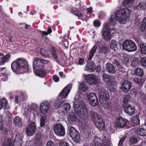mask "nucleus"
Instances as JSON below:
<instances>
[{"label": "nucleus", "mask_w": 146, "mask_h": 146, "mask_svg": "<svg viewBox=\"0 0 146 146\" xmlns=\"http://www.w3.org/2000/svg\"><path fill=\"white\" fill-rule=\"evenodd\" d=\"M75 98L76 100L73 103L74 111L80 118L86 119L88 116L87 107L83 101L80 100L81 97L79 95H77ZM82 126L84 129H88L89 127L86 120L82 121Z\"/></svg>", "instance_id": "nucleus-1"}, {"label": "nucleus", "mask_w": 146, "mask_h": 146, "mask_svg": "<svg viewBox=\"0 0 146 146\" xmlns=\"http://www.w3.org/2000/svg\"><path fill=\"white\" fill-rule=\"evenodd\" d=\"M11 67L15 72L20 74L25 73L28 70L29 65L27 60L19 59L12 62Z\"/></svg>", "instance_id": "nucleus-2"}, {"label": "nucleus", "mask_w": 146, "mask_h": 146, "mask_svg": "<svg viewBox=\"0 0 146 146\" xmlns=\"http://www.w3.org/2000/svg\"><path fill=\"white\" fill-rule=\"evenodd\" d=\"M123 49L128 52L134 51L137 50V46L133 41L129 39L125 40L122 44Z\"/></svg>", "instance_id": "nucleus-3"}, {"label": "nucleus", "mask_w": 146, "mask_h": 146, "mask_svg": "<svg viewBox=\"0 0 146 146\" xmlns=\"http://www.w3.org/2000/svg\"><path fill=\"white\" fill-rule=\"evenodd\" d=\"M72 87V85L71 84H68L61 91L57 98L61 104L66 101L65 98L70 92Z\"/></svg>", "instance_id": "nucleus-4"}, {"label": "nucleus", "mask_w": 146, "mask_h": 146, "mask_svg": "<svg viewBox=\"0 0 146 146\" xmlns=\"http://www.w3.org/2000/svg\"><path fill=\"white\" fill-rule=\"evenodd\" d=\"M49 62V60L42 59L36 58L33 62V68L36 70L42 69L43 68L44 64H46Z\"/></svg>", "instance_id": "nucleus-5"}, {"label": "nucleus", "mask_w": 146, "mask_h": 146, "mask_svg": "<svg viewBox=\"0 0 146 146\" xmlns=\"http://www.w3.org/2000/svg\"><path fill=\"white\" fill-rule=\"evenodd\" d=\"M69 135L74 141L76 143L78 142L80 140V136L79 133L72 126L68 129Z\"/></svg>", "instance_id": "nucleus-6"}, {"label": "nucleus", "mask_w": 146, "mask_h": 146, "mask_svg": "<svg viewBox=\"0 0 146 146\" xmlns=\"http://www.w3.org/2000/svg\"><path fill=\"white\" fill-rule=\"evenodd\" d=\"M110 29L108 25H106L103 28V33L102 34L103 37L106 40H110L111 38V33H114L112 32V30H114V29H112L111 30H110Z\"/></svg>", "instance_id": "nucleus-7"}, {"label": "nucleus", "mask_w": 146, "mask_h": 146, "mask_svg": "<svg viewBox=\"0 0 146 146\" xmlns=\"http://www.w3.org/2000/svg\"><path fill=\"white\" fill-rule=\"evenodd\" d=\"M117 12L115 15H113L111 16L110 19V24L112 26H114L117 21L121 24H124L126 21L125 19L121 18L120 16L119 17H117Z\"/></svg>", "instance_id": "nucleus-8"}, {"label": "nucleus", "mask_w": 146, "mask_h": 146, "mask_svg": "<svg viewBox=\"0 0 146 146\" xmlns=\"http://www.w3.org/2000/svg\"><path fill=\"white\" fill-rule=\"evenodd\" d=\"M83 79L90 85H95L97 82L96 76L93 74H85L82 75Z\"/></svg>", "instance_id": "nucleus-9"}, {"label": "nucleus", "mask_w": 146, "mask_h": 146, "mask_svg": "<svg viewBox=\"0 0 146 146\" xmlns=\"http://www.w3.org/2000/svg\"><path fill=\"white\" fill-rule=\"evenodd\" d=\"M131 83L130 81L127 80H124L120 88V91L124 93H127L131 88Z\"/></svg>", "instance_id": "nucleus-10"}, {"label": "nucleus", "mask_w": 146, "mask_h": 146, "mask_svg": "<svg viewBox=\"0 0 146 146\" xmlns=\"http://www.w3.org/2000/svg\"><path fill=\"white\" fill-rule=\"evenodd\" d=\"M36 129L35 123L33 122H31L27 127L26 131L27 135L29 136L33 135L36 131Z\"/></svg>", "instance_id": "nucleus-11"}, {"label": "nucleus", "mask_w": 146, "mask_h": 146, "mask_svg": "<svg viewBox=\"0 0 146 146\" xmlns=\"http://www.w3.org/2000/svg\"><path fill=\"white\" fill-rule=\"evenodd\" d=\"M100 95V101L101 103H105L106 100H108V95L107 92L103 88L99 89L98 90Z\"/></svg>", "instance_id": "nucleus-12"}, {"label": "nucleus", "mask_w": 146, "mask_h": 146, "mask_svg": "<svg viewBox=\"0 0 146 146\" xmlns=\"http://www.w3.org/2000/svg\"><path fill=\"white\" fill-rule=\"evenodd\" d=\"M54 130L55 133L58 135L62 136L65 135V129L60 123L56 124L54 127Z\"/></svg>", "instance_id": "nucleus-13"}, {"label": "nucleus", "mask_w": 146, "mask_h": 146, "mask_svg": "<svg viewBox=\"0 0 146 146\" xmlns=\"http://www.w3.org/2000/svg\"><path fill=\"white\" fill-rule=\"evenodd\" d=\"M88 99L90 104L93 106H96L98 104V100L96 94L90 93L88 96Z\"/></svg>", "instance_id": "nucleus-14"}, {"label": "nucleus", "mask_w": 146, "mask_h": 146, "mask_svg": "<svg viewBox=\"0 0 146 146\" xmlns=\"http://www.w3.org/2000/svg\"><path fill=\"white\" fill-rule=\"evenodd\" d=\"M131 12V11L128 8L121 9L117 11V17H119L120 16L121 18L125 19V16H127V15L130 14Z\"/></svg>", "instance_id": "nucleus-15"}, {"label": "nucleus", "mask_w": 146, "mask_h": 146, "mask_svg": "<svg viewBox=\"0 0 146 146\" xmlns=\"http://www.w3.org/2000/svg\"><path fill=\"white\" fill-rule=\"evenodd\" d=\"M56 50L54 48H53L51 50V54L52 57L55 59V61L57 63L61 65L63 64L62 61L64 60L62 58L58 56V55L56 52Z\"/></svg>", "instance_id": "nucleus-16"}, {"label": "nucleus", "mask_w": 146, "mask_h": 146, "mask_svg": "<svg viewBox=\"0 0 146 146\" xmlns=\"http://www.w3.org/2000/svg\"><path fill=\"white\" fill-rule=\"evenodd\" d=\"M124 110L125 112L129 115H132L135 112V109L129 104L127 103L123 106Z\"/></svg>", "instance_id": "nucleus-17"}, {"label": "nucleus", "mask_w": 146, "mask_h": 146, "mask_svg": "<svg viewBox=\"0 0 146 146\" xmlns=\"http://www.w3.org/2000/svg\"><path fill=\"white\" fill-rule=\"evenodd\" d=\"M50 106L49 103L47 102H44L40 105V110L42 114H45L48 110Z\"/></svg>", "instance_id": "nucleus-18"}, {"label": "nucleus", "mask_w": 146, "mask_h": 146, "mask_svg": "<svg viewBox=\"0 0 146 146\" xmlns=\"http://www.w3.org/2000/svg\"><path fill=\"white\" fill-rule=\"evenodd\" d=\"M95 69V64L93 62H91L86 64L84 70L89 72H94Z\"/></svg>", "instance_id": "nucleus-19"}, {"label": "nucleus", "mask_w": 146, "mask_h": 146, "mask_svg": "<svg viewBox=\"0 0 146 146\" xmlns=\"http://www.w3.org/2000/svg\"><path fill=\"white\" fill-rule=\"evenodd\" d=\"M113 63L116 66L117 68L118 72L120 74H122L123 72V67L120 64L119 61L116 59H113Z\"/></svg>", "instance_id": "nucleus-20"}, {"label": "nucleus", "mask_w": 146, "mask_h": 146, "mask_svg": "<svg viewBox=\"0 0 146 146\" xmlns=\"http://www.w3.org/2000/svg\"><path fill=\"white\" fill-rule=\"evenodd\" d=\"M95 122L96 127L100 130H104L105 129V124L103 119L101 117L100 120Z\"/></svg>", "instance_id": "nucleus-21"}, {"label": "nucleus", "mask_w": 146, "mask_h": 146, "mask_svg": "<svg viewBox=\"0 0 146 146\" xmlns=\"http://www.w3.org/2000/svg\"><path fill=\"white\" fill-rule=\"evenodd\" d=\"M0 62L2 64H4L6 62H7L10 58L11 55L7 54L5 56H4L2 53H0Z\"/></svg>", "instance_id": "nucleus-22"}, {"label": "nucleus", "mask_w": 146, "mask_h": 146, "mask_svg": "<svg viewBox=\"0 0 146 146\" xmlns=\"http://www.w3.org/2000/svg\"><path fill=\"white\" fill-rule=\"evenodd\" d=\"M106 70L110 74H114L115 73L114 67L112 64L107 63L106 64Z\"/></svg>", "instance_id": "nucleus-23"}, {"label": "nucleus", "mask_w": 146, "mask_h": 146, "mask_svg": "<svg viewBox=\"0 0 146 146\" xmlns=\"http://www.w3.org/2000/svg\"><path fill=\"white\" fill-rule=\"evenodd\" d=\"M90 115L91 118L94 122L98 121L100 119L101 116L96 112L91 111H90Z\"/></svg>", "instance_id": "nucleus-24"}, {"label": "nucleus", "mask_w": 146, "mask_h": 146, "mask_svg": "<svg viewBox=\"0 0 146 146\" xmlns=\"http://www.w3.org/2000/svg\"><path fill=\"white\" fill-rule=\"evenodd\" d=\"M76 116L75 113L71 112L69 115L68 118V121L71 123H73L76 120Z\"/></svg>", "instance_id": "nucleus-25"}, {"label": "nucleus", "mask_w": 146, "mask_h": 146, "mask_svg": "<svg viewBox=\"0 0 146 146\" xmlns=\"http://www.w3.org/2000/svg\"><path fill=\"white\" fill-rule=\"evenodd\" d=\"M13 123L17 127H21L23 125V122L20 118L17 116L14 119Z\"/></svg>", "instance_id": "nucleus-26"}, {"label": "nucleus", "mask_w": 146, "mask_h": 146, "mask_svg": "<svg viewBox=\"0 0 146 146\" xmlns=\"http://www.w3.org/2000/svg\"><path fill=\"white\" fill-rule=\"evenodd\" d=\"M126 125L125 121L121 117H119L117 119V126L120 128L124 127Z\"/></svg>", "instance_id": "nucleus-27"}, {"label": "nucleus", "mask_w": 146, "mask_h": 146, "mask_svg": "<svg viewBox=\"0 0 146 146\" xmlns=\"http://www.w3.org/2000/svg\"><path fill=\"white\" fill-rule=\"evenodd\" d=\"M134 73L136 76L142 77L144 75L143 70L141 68H136L134 70Z\"/></svg>", "instance_id": "nucleus-28"}, {"label": "nucleus", "mask_w": 146, "mask_h": 146, "mask_svg": "<svg viewBox=\"0 0 146 146\" xmlns=\"http://www.w3.org/2000/svg\"><path fill=\"white\" fill-rule=\"evenodd\" d=\"M103 79L107 84L110 85L111 82V78L108 75L104 74L103 75Z\"/></svg>", "instance_id": "nucleus-29"}, {"label": "nucleus", "mask_w": 146, "mask_h": 146, "mask_svg": "<svg viewBox=\"0 0 146 146\" xmlns=\"http://www.w3.org/2000/svg\"><path fill=\"white\" fill-rule=\"evenodd\" d=\"M70 106L69 103H65L62 108V112L64 113H67L70 108Z\"/></svg>", "instance_id": "nucleus-30"}, {"label": "nucleus", "mask_w": 146, "mask_h": 146, "mask_svg": "<svg viewBox=\"0 0 146 146\" xmlns=\"http://www.w3.org/2000/svg\"><path fill=\"white\" fill-rule=\"evenodd\" d=\"M34 72L36 75L42 78L44 77L46 75V72L44 70H34Z\"/></svg>", "instance_id": "nucleus-31"}, {"label": "nucleus", "mask_w": 146, "mask_h": 146, "mask_svg": "<svg viewBox=\"0 0 146 146\" xmlns=\"http://www.w3.org/2000/svg\"><path fill=\"white\" fill-rule=\"evenodd\" d=\"M134 0H124L123 2V6L130 7L132 5Z\"/></svg>", "instance_id": "nucleus-32"}, {"label": "nucleus", "mask_w": 146, "mask_h": 146, "mask_svg": "<svg viewBox=\"0 0 146 146\" xmlns=\"http://www.w3.org/2000/svg\"><path fill=\"white\" fill-rule=\"evenodd\" d=\"M118 42L113 40H111L110 44V47L111 48L116 51L117 49V46Z\"/></svg>", "instance_id": "nucleus-33"}, {"label": "nucleus", "mask_w": 146, "mask_h": 146, "mask_svg": "<svg viewBox=\"0 0 146 146\" xmlns=\"http://www.w3.org/2000/svg\"><path fill=\"white\" fill-rule=\"evenodd\" d=\"M8 103L6 100L5 98H3L0 100V110L3 107L4 108L7 107Z\"/></svg>", "instance_id": "nucleus-34"}, {"label": "nucleus", "mask_w": 146, "mask_h": 146, "mask_svg": "<svg viewBox=\"0 0 146 146\" xmlns=\"http://www.w3.org/2000/svg\"><path fill=\"white\" fill-rule=\"evenodd\" d=\"M97 46L96 45L94 46L92 49L89 51V60H91L93 56L94 53L96 51Z\"/></svg>", "instance_id": "nucleus-35"}, {"label": "nucleus", "mask_w": 146, "mask_h": 146, "mask_svg": "<svg viewBox=\"0 0 146 146\" xmlns=\"http://www.w3.org/2000/svg\"><path fill=\"white\" fill-rule=\"evenodd\" d=\"M137 133L142 136H146V130L143 128H141L137 130Z\"/></svg>", "instance_id": "nucleus-36"}, {"label": "nucleus", "mask_w": 146, "mask_h": 146, "mask_svg": "<svg viewBox=\"0 0 146 146\" xmlns=\"http://www.w3.org/2000/svg\"><path fill=\"white\" fill-rule=\"evenodd\" d=\"M139 61L137 57H134L132 61L131 66L132 67H135L138 66L139 64Z\"/></svg>", "instance_id": "nucleus-37"}, {"label": "nucleus", "mask_w": 146, "mask_h": 146, "mask_svg": "<svg viewBox=\"0 0 146 146\" xmlns=\"http://www.w3.org/2000/svg\"><path fill=\"white\" fill-rule=\"evenodd\" d=\"M88 89V87L83 82L79 86L78 89L83 92H85Z\"/></svg>", "instance_id": "nucleus-38"}, {"label": "nucleus", "mask_w": 146, "mask_h": 146, "mask_svg": "<svg viewBox=\"0 0 146 146\" xmlns=\"http://www.w3.org/2000/svg\"><path fill=\"white\" fill-rule=\"evenodd\" d=\"M71 13L79 17H81L83 15L79 11L74 9L72 8L71 10Z\"/></svg>", "instance_id": "nucleus-39"}, {"label": "nucleus", "mask_w": 146, "mask_h": 146, "mask_svg": "<svg viewBox=\"0 0 146 146\" xmlns=\"http://www.w3.org/2000/svg\"><path fill=\"white\" fill-rule=\"evenodd\" d=\"M131 122L132 123L138 124L139 123L140 120L137 115L134 116L131 119Z\"/></svg>", "instance_id": "nucleus-40"}, {"label": "nucleus", "mask_w": 146, "mask_h": 146, "mask_svg": "<svg viewBox=\"0 0 146 146\" xmlns=\"http://www.w3.org/2000/svg\"><path fill=\"white\" fill-rule=\"evenodd\" d=\"M47 117L45 116L41 117L40 119V126L41 127H43L44 124L47 121Z\"/></svg>", "instance_id": "nucleus-41"}, {"label": "nucleus", "mask_w": 146, "mask_h": 146, "mask_svg": "<svg viewBox=\"0 0 146 146\" xmlns=\"http://www.w3.org/2000/svg\"><path fill=\"white\" fill-rule=\"evenodd\" d=\"M146 6V2L145 1L140 2L137 6V8L139 9H144Z\"/></svg>", "instance_id": "nucleus-42"}, {"label": "nucleus", "mask_w": 146, "mask_h": 146, "mask_svg": "<svg viewBox=\"0 0 146 146\" xmlns=\"http://www.w3.org/2000/svg\"><path fill=\"white\" fill-rule=\"evenodd\" d=\"M140 48L141 53L142 54H146V46L144 43L140 44Z\"/></svg>", "instance_id": "nucleus-43"}, {"label": "nucleus", "mask_w": 146, "mask_h": 146, "mask_svg": "<svg viewBox=\"0 0 146 146\" xmlns=\"http://www.w3.org/2000/svg\"><path fill=\"white\" fill-rule=\"evenodd\" d=\"M138 96L142 101H144L146 99V94L141 91L139 92Z\"/></svg>", "instance_id": "nucleus-44"}, {"label": "nucleus", "mask_w": 146, "mask_h": 146, "mask_svg": "<svg viewBox=\"0 0 146 146\" xmlns=\"http://www.w3.org/2000/svg\"><path fill=\"white\" fill-rule=\"evenodd\" d=\"M146 26V17L144 18L143 21L141 25V30L142 32H143V31L144 30Z\"/></svg>", "instance_id": "nucleus-45"}, {"label": "nucleus", "mask_w": 146, "mask_h": 146, "mask_svg": "<svg viewBox=\"0 0 146 146\" xmlns=\"http://www.w3.org/2000/svg\"><path fill=\"white\" fill-rule=\"evenodd\" d=\"M6 119L7 120L10 121L11 120L12 117V115L9 111H8L6 113Z\"/></svg>", "instance_id": "nucleus-46"}, {"label": "nucleus", "mask_w": 146, "mask_h": 146, "mask_svg": "<svg viewBox=\"0 0 146 146\" xmlns=\"http://www.w3.org/2000/svg\"><path fill=\"white\" fill-rule=\"evenodd\" d=\"M3 146H13V142L11 139H8L5 143Z\"/></svg>", "instance_id": "nucleus-47"}, {"label": "nucleus", "mask_w": 146, "mask_h": 146, "mask_svg": "<svg viewBox=\"0 0 146 146\" xmlns=\"http://www.w3.org/2000/svg\"><path fill=\"white\" fill-rule=\"evenodd\" d=\"M138 142V140L135 137H132L130 138L129 143L131 145H133L136 143Z\"/></svg>", "instance_id": "nucleus-48"}, {"label": "nucleus", "mask_w": 146, "mask_h": 146, "mask_svg": "<svg viewBox=\"0 0 146 146\" xmlns=\"http://www.w3.org/2000/svg\"><path fill=\"white\" fill-rule=\"evenodd\" d=\"M127 137V136L126 135H124L123 137L119 141L118 146H123V142L125 140Z\"/></svg>", "instance_id": "nucleus-49"}, {"label": "nucleus", "mask_w": 146, "mask_h": 146, "mask_svg": "<svg viewBox=\"0 0 146 146\" xmlns=\"http://www.w3.org/2000/svg\"><path fill=\"white\" fill-rule=\"evenodd\" d=\"M100 140L99 138L97 137H95L94 139L92 140V145H94L96 144H98V143H100L98 141Z\"/></svg>", "instance_id": "nucleus-50"}, {"label": "nucleus", "mask_w": 146, "mask_h": 146, "mask_svg": "<svg viewBox=\"0 0 146 146\" xmlns=\"http://www.w3.org/2000/svg\"><path fill=\"white\" fill-rule=\"evenodd\" d=\"M42 135L40 133H38L36 134V141L41 143L42 141Z\"/></svg>", "instance_id": "nucleus-51"}, {"label": "nucleus", "mask_w": 146, "mask_h": 146, "mask_svg": "<svg viewBox=\"0 0 146 146\" xmlns=\"http://www.w3.org/2000/svg\"><path fill=\"white\" fill-rule=\"evenodd\" d=\"M140 64L143 67L146 66V58L142 57L141 59Z\"/></svg>", "instance_id": "nucleus-52"}, {"label": "nucleus", "mask_w": 146, "mask_h": 146, "mask_svg": "<svg viewBox=\"0 0 146 146\" xmlns=\"http://www.w3.org/2000/svg\"><path fill=\"white\" fill-rule=\"evenodd\" d=\"M59 146H70L69 144L67 142L61 141L59 143Z\"/></svg>", "instance_id": "nucleus-53"}, {"label": "nucleus", "mask_w": 146, "mask_h": 146, "mask_svg": "<svg viewBox=\"0 0 146 146\" xmlns=\"http://www.w3.org/2000/svg\"><path fill=\"white\" fill-rule=\"evenodd\" d=\"M131 95H127L125 96L123 100V102L124 103L128 102L130 99Z\"/></svg>", "instance_id": "nucleus-54"}, {"label": "nucleus", "mask_w": 146, "mask_h": 146, "mask_svg": "<svg viewBox=\"0 0 146 146\" xmlns=\"http://www.w3.org/2000/svg\"><path fill=\"white\" fill-rule=\"evenodd\" d=\"M133 81L138 84L140 85L142 84L141 79H139L137 77H135L134 78Z\"/></svg>", "instance_id": "nucleus-55"}, {"label": "nucleus", "mask_w": 146, "mask_h": 146, "mask_svg": "<svg viewBox=\"0 0 146 146\" xmlns=\"http://www.w3.org/2000/svg\"><path fill=\"white\" fill-rule=\"evenodd\" d=\"M107 100H106V102L104 103V104L101 103L103 105L104 107L107 109H110L111 108V106L107 102Z\"/></svg>", "instance_id": "nucleus-56"}, {"label": "nucleus", "mask_w": 146, "mask_h": 146, "mask_svg": "<svg viewBox=\"0 0 146 146\" xmlns=\"http://www.w3.org/2000/svg\"><path fill=\"white\" fill-rule=\"evenodd\" d=\"M107 50L108 48L107 47L103 46L101 48L100 51L102 53H105L107 52Z\"/></svg>", "instance_id": "nucleus-57"}, {"label": "nucleus", "mask_w": 146, "mask_h": 146, "mask_svg": "<svg viewBox=\"0 0 146 146\" xmlns=\"http://www.w3.org/2000/svg\"><path fill=\"white\" fill-rule=\"evenodd\" d=\"M94 25L96 27H98L100 25V23L98 20H95L93 23Z\"/></svg>", "instance_id": "nucleus-58"}, {"label": "nucleus", "mask_w": 146, "mask_h": 146, "mask_svg": "<svg viewBox=\"0 0 146 146\" xmlns=\"http://www.w3.org/2000/svg\"><path fill=\"white\" fill-rule=\"evenodd\" d=\"M46 146H54V143L51 141L47 142L46 144Z\"/></svg>", "instance_id": "nucleus-59"}, {"label": "nucleus", "mask_w": 146, "mask_h": 146, "mask_svg": "<svg viewBox=\"0 0 146 146\" xmlns=\"http://www.w3.org/2000/svg\"><path fill=\"white\" fill-rule=\"evenodd\" d=\"M21 96L20 97L19 101H23L25 99V94L23 92L21 93Z\"/></svg>", "instance_id": "nucleus-60"}, {"label": "nucleus", "mask_w": 146, "mask_h": 146, "mask_svg": "<svg viewBox=\"0 0 146 146\" xmlns=\"http://www.w3.org/2000/svg\"><path fill=\"white\" fill-rule=\"evenodd\" d=\"M84 61V59L81 58H80L79 59L78 64L80 65H82L83 64Z\"/></svg>", "instance_id": "nucleus-61"}, {"label": "nucleus", "mask_w": 146, "mask_h": 146, "mask_svg": "<svg viewBox=\"0 0 146 146\" xmlns=\"http://www.w3.org/2000/svg\"><path fill=\"white\" fill-rule=\"evenodd\" d=\"M53 79L54 81L56 82H58L59 80V77L56 75H54L53 77Z\"/></svg>", "instance_id": "nucleus-62"}, {"label": "nucleus", "mask_w": 146, "mask_h": 146, "mask_svg": "<svg viewBox=\"0 0 146 146\" xmlns=\"http://www.w3.org/2000/svg\"><path fill=\"white\" fill-rule=\"evenodd\" d=\"M40 33L41 34V35H47L48 34V33L47 32V31H40Z\"/></svg>", "instance_id": "nucleus-63"}, {"label": "nucleus", "mask_w": 146, "mask_h": 146, "mask_svg": "<svg viewBox=\"0 0 146 146\" xmlns=\"http://www.w3.org/2000/svg\"><path fill=\"white\" fill-rule=\"evenodd\" d=\"M87 13H90L92 12V8L90 7L87 9Z\"/></svg>", "instance_id": "nucleus-64"}]
</instances>
